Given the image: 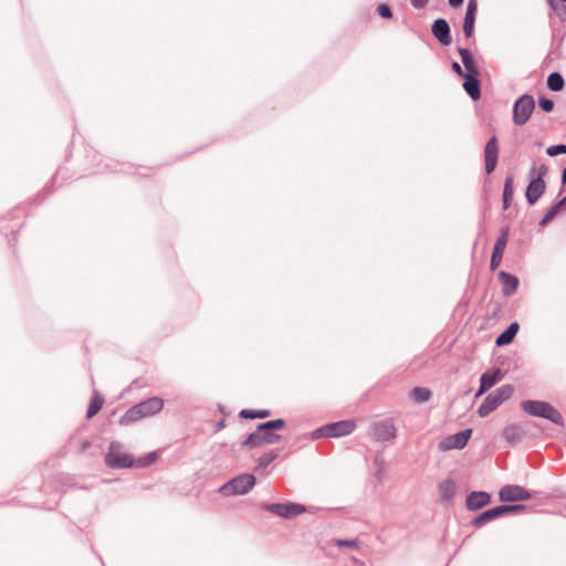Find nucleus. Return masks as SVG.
<instances>
[{"label": "nucleus", "mask_w": 566, "mask_h": 566, "mask_svg": "<svg viewBox=\"0 0 566 566\" xmlns=\"http://www.w3.org/2000/svg\"><path fill=\"white\" fill-rule=\"evenodd\" d=\"M157 459L158 453L156 451L135 459L130 453L123 450V446L119 442L113 441L108 446V451L105 455V463L112 469L146 468L155 463Z\"/></svg>", "instance_id": "f257e3e1"}, {"label": "nucleus", "mask_w": 566, "mask_h": 566, "mask_svg": "<svg viewBox=\"0 0 566 566\" xmlns=\"http://www.w3.org/2000/svg\"><path fill=\"white\" fill-rule=\"evenodd\" d=\"M282 419L272 420L262 423L258 427L256 431L252 432L242 443L243 448H259L265 444H273L280 441L281 436L273 433V430L282 429L284 427Z\"/></svg>", "instance_id": "f03ea898"}, {"label": "nucleus", "mask_w": 566, "mask_h": 566, "mask_svg": "<svg viewBox=\"0 0 566 566\" xmlns=\"http://www.w3.org/2000/svg\"><path fill=\"white\" fill-rule=\"evenodd\" d=\"M164 408V399L151 397L129 408L119 419L120 426H130L144 418L151 417L160 412Z\"/></svg>", "instance_id": "7ed1b4c3"}, {"label": "nucleus", "mask_w": 566, "mask_h": 566, "mask_svg": "<svg viewBox=\"0 0 566 566\" xmlns=\"http://www.w3.org/2000/svg\"><path fill=\"white\" fill-rule=\"evenodd\" d=\"M521 408L531 416L542 417L557 424H560L563 422V417L560 412L548 402L524 400L521 403Z\"/></svg>", "instance_id": "20e7f679"}, {"label": "nucleus", "mask_w": 566, "mask_h": 566, "mask_svg": "<svg viewBox=\"0 0 566 566\" xmlns=\"http://www.w3.org/2000/svg\"><path fill=\"white\" fill-rule=\"evenodd\" d=\"M514 392L512 385H503L495 391L489 394L478 409L480 417H486L494 411L502 402L509 400Z\"/></svg>", "instance_id": "39448f33"}, {"label": "nucleus", "mask_w": 566, "mask_h": 566, "mask_svg": "<svg viewBox=\"0 0 566 566\" xmlns=\"http://www.w3.org/2000/svg\"><path fill=\"white\" fill-rule=\"evenodd\" d=\"M535 108L534 97L524 94L514 104L513 107V122L517 126L524 125L531 117Z\"/></svg>", "instance_id": "423d86ee"}, {"label": "nucleus", "mask_w": 566, "mask_h": 566, "mask_svg": "<svg viewBox=\"0 0 566 566\" xmlns=\"http://www.w3.org/2000/svg\"><path fill=\"white\" fill-rule=\"evenodd\" d=\"M255 484V478L252 474L239 475L221 488L224 495H240L245 494Z\"/></svg>", "instance_id": "0eeeda50"}, {"label": "nucleus", "mask_w": 566, "mask_h": 566, "mask_svg": "<svg viewBox=\"0 0 566 566\" xmlns=\"http://www.w3.org/2000/svg\"><path fill=\"white\" fill-rule=\"evenodd\" d=\"M263 509L285 518L295 517L306 511L305 506L296 503L264 504Z\"/></svg>", "instance_id": "6e6552de"}, {"label": "nucleus", "mask_w": 566, "mask_h": 566, "mask_svg": "<svg viewBox=\"0 0 566 566\" xmlns=\"http://www.w3.org/2000/svg\"><path fill=\"white\" fill-rule=\"evenodd\" d=\"M471 434H472V429H467V430L460 431L455 434H451V436L444 438L439 443V449L441 451H450L453 449H463L467 446Z\"/></svg>", "instance_id": "1a4fd4ad"}, {"label": "nucleus", "mask_w": 566, "mask_h": 566, "mask_svg": "<svg viewBox=\"0 0 566 566\" xmlns=\"http://www.w3.org/2000/svg\"><path fill=\"white\" fill-rule=\"evenodd\" d=\"M523 505H501L488 511H484L481 515L473 520L475 526H481L483 523L502 516L506 513L516 512L522 510Z\"/></svg>", "instance_id": "9d476101"}, {"label": "nucleus", "mask_w": 566, "mask_h": 566, "mask_svg": "<svg viewBox=\"0 0 566 566\" xmlns=\"http://www.w3.org/2000/svg\"><path fill=\"white\" fill-rule=\"evenodd\" d=\"M502 502H516L531 499V493L520 485H505L499 492Z\"/></svg>", "instance_id": "9b49d317"}, {"label": "nucleus", "mask_w": 566, "mask_h": 566, "mask_svg": "<svg viewBox=\"0 0 566 566\" xmlns=\"http://www.w3.org/2000/svg\"><path fill=\"white\" fill-rule=\"evenodd\" d=\"M356 428V423L352 420H344L327 424L321 429L325 437H342L352 433Z\"/></svg>", "instance_id": "f8f14e48"}, {"label": "nucleus", "mask_w": 566, "mask_h": 566, "mask_svg": "<svg viewBox=\"0 0 566 566\" xmlns=\"http://www.w3.org/2000/svg\"><path fill=\"white\" fill-rule=\"evenodd\" d=\"M499 157V144L496 137H492L485 145L484 159H485V171L491 174L497 164Z\"/></svg>", "instance_id": "ddd939ff"}, {"label": "nucleus", "mask_w": 566, "mask_h": 566, "mask_svg": "<svg viewBox=\"0 0 566 566\" xmlns=\"http://www.w3.org/2000/svg\"><path fill=\"white\" fill-rule=\"evenodd\" d=\"M432 34L442 45H449L452 42L450 27L444 19H438L433 22Z\"/></svg>", "instance_id": "4468645a"}, {"label": "nucleus", "mask_w": 566, "mask_h": 566, "mask_svg": "<svg viewBox=\"0 0 566 566\" xmlns=\"http://www.w3.org/2000/svg\"><path fill=\"white\" fill-rule=\"evenodd\" d=\"M478 11L476 0H469L467 7V13L463 22V32L467 38H471L474 32L475 15Z\"/></svg>", "instance_id": "2eb2a0df"}, {"label": "nucleus", "mask_w": 566, "mask_h": 566, "mask_svg": "<svg viewBox=\"0 0 566 566\" xmlns=\"http://www.w3.org/2000/svg\"><path fill=\"white\" fill-rule=\"evenodd\" d=\"M374 436L378 440H391L396 437V428L389 421L378 422L374 424Z\"/></svg>", "instance_id": "dca6fc26"}, {"label": "nucleus", "mask_w": 566, "mask_h": 566, "mask_svg": "<svg viewBox=\"0 0 566 566\" xmlns=\"http://www.w3.org/2000/svg\"><path fill=\"white\" fill-rule=\"evenodd\" d=\"M525 428L522 424L517 423L509 424L502 431L503 438L506 440V442L511 444L520 442L525 436Z\"/></svg>", "instance_id": "f3484780"}, {"label": "nucleus", "mask_w": 566, "mask_h": 566, "mask_svg": "<svg viewBox=\"0 0 566 566\" xmlns=\"http://www.w3.org/2000/svg\"><path fill=\"white\" fill-rule=\"evenodd\" d=\"M502 378V374L500 369L493 371H486L481 376L480 379V388L476 392V396L483 395L488 389L494 386Z\"/></svg>", "instance_id": "a211bd4d"}, {"label": "nucleus", "mask_w": 566, "mask_h": 566, "mask_svg": "<svg viewBox=\"0 0 566 566\" xmlns=\"http://www.w3.org/2000/svg\"><path fill=\"white\" fill-rule=\"evenodd\" d=\"M544 190H545V182L542 179V177H537V178L533 179L526 189L527 201L531 205L535 203L536 200L542 196Z\"/></svg>", "instance_id": "6ab92c4d"}, {"label": "nucleus", "mask_w": 566, "mask_h": 566, "mask_svg": "<svg viewBox=\"0 0 566 566\" xmlns=\"http://www.w3.org/2000/svg\"><path fill=\"white\" fill-rule=\"evenodd\" d=\"M491 502V496L486 492H472L467 499L469 510L475 511Z\"/></svg>", "instance_id": "aec40b11"}, {"label": "nucleus", "mask_w": 566, "mask_h": 566, "mask_svg": "<svg viewBox=\"0 0 566 566\" xmlns=\"http://www.w3.org/2000/svg\"><path fill=\"white\" fill-rule=\"evenodd\" d=\"M499 279L502 284V291L505 295H511L516 291L518 285V280L516 276L501 271L499 273Z\"/></svg>", "instance_id": "412c9836"}, {"label": "nucleus", "mask_w": 566, "mask_h": 566, "mask_svg": "<svg viewBox=\"0 0 566 566\" xmlns=\"http://www.w3.org/2000/svg\"><path fill=\"white\" fill-rule=\"evenodd\" d=\"M478 74H465L463 87L465 92L475 101L480 98V82L476 78Z\"/></svg>", "instance_id": "4be33fe9"}, {"label": "nucleus", "mask_w": 566, "mask_h": 566, "mask_svg": "<svg viewBox=\"0 0 566 566\" xmlns=\"http://www.w3.org/2000/svg\"><path fill=\"white\" fill-rule=\"evenodd\" d=\"M517 331H518V324H517V323H512V324L506 328V331H504V332H503V333H502V334L496 338L495 344H496L497 346H504V345L510 344V343L514 339V337H515V335H516Z\"/></svg>", "instance_id": "5701e85b"}, {"label": "nucleus", "mask_w": 566, "mask_h": 566, "mask_svg": "<svg viewBox=\"0 0 566 566\" xmlns=\"http://www.w3.org/2000/svg\"><path fill=\"white\" fill-rule=\"evenodd\" d=\"M459 53L461 55L462 62L468 71V74H478V66L475 61L468 49L460 48Z\"/></svg>", "instance_id": "b1692460"}, {"label": "nucleus", "mask_w": 566, "mask_h": 566, "mask_svg": "<svg viewBox=\"0 0 566 566\" xmlns=\"http://www.w3.org/2000/svg\"><path fill=\"white\" fill-rule=\"evenodd\" d=\"M455 493V484L451 480H444L439 484V495L442 500L449 501Z\"/></svg>", "instance_id": "393cba45"}, {"label": "nucleus", "mask_w": 566, "mask_h": 566, "mask_svg": "<svg viewBox=\"0 0 566 566\" xmlns=\"http://www.w3.org/2000/svg\"><path fill=\"white\" fill-rule=\"evenodd\" d=\"M104 398L99 394H95L91 399L88 409H87V418H93L103 407Z\"/></svg>", "instance_id": "a878e982"}, {"label": "nucleus", "mask_w": 566, "mask_h": 566, "mask_svg": "<svg viewBox=\"0 0 566 566\" xmlns=\"http://www.w3.org/2000/svg\"><path fill=\"white\" fill-rule=\"evenodd\" d=\"M564 85H565L564 78L559 73L554 72L548 75L547 86L549 87V90L559 92L564 88Z\"/></svg>", "instance_id": "bb28decb"}, {"label": "nucleus", "mask_w": 566, "mask_h": 566, "mask_svg": "<svg viewBox=\"0 0 566 566\" xmlns=\"http://www.w3.org/2000/svg\"><path fill=\"white\" fill-rule=\"evenodd\" d=\"M507 240H509V229L505 228L502 230L501 235L496 240V243L493 249V254L503 256L506 244H507Z\"/></svg>", "instance_id": "cd10ccee"}, {"label": "nucleus", "mask_w": 566, "mask_h": 566, "mask_svg": "<svg viewBox=\"0 0 566 566\" xmlns=\"http://www.w3.org/2000/svg\"><path fill=\"white\" fill-rule=\"evenodd\" d=\"M411 398L416 402H426L431 398V391L428 388L415 387L410 392Z\"/></svg>", "instance_id": "c85d7f7f"}, {"label": "nucleus", "mask_w": 566, "mask_h": 566, "mask_svg": "<svg viewBox=\"0 0 566 566\" xmlns=\"http://www.w3.org/2000/svg\"><path fill=\"white\" fill-rule=\"evenodd\" d=\"M566 203V197L557 202L555 206H553L547 213L544 216V218L541 220L539 224L542 227L546 226L548 222H551L559 212V210L565 206Z\"/></svg>", "instance_id": "c756f323"}, {"label": "nucleus", "mask_w": 566, "mask_h": 566, "mask_svg": "<svg viewBox=\"0 0 566 566\" xmlns=\"http://www.w3.org/2000/svg\"><path fill=\"white\" fill-rule=\"evenodd\" d=\"M513 196V178L507 177L503 189V208L506 210Z\"/></svg>", "instance_id": "7c9ffc66"}, {"label": "nucleus", "mask_w": 566, "mask_h": 566, "mask_svg": "<svg viewBox=\"0 0 566 566\" xmlns=\"http://www.w3.org/2000/svg\"><path fill=\"white\" fill-rule=\"evenodd\" d=\"M270 416L269 410H260V411H253L250 409H243L240 411V417L245 419H255V418H266Z\"/></svg>", "instance_id": "2f4dec72"}, {"label": "nucleus", "mask_w": 566, "mask_h": 566, "mask_svg": "<svg viewBox=\"0 0 566 566\" xmlns=\"http://www.w3.org/2000/svg\"><path fill=\"white\" fill-rule=\"evenodd\" d=\"M551 7L555 11L556 15L560 21H566V4H557L555 0H548Z\"/></svg>", "instance_id": "473e14b6"}, {"label": "nucleus", "mask_w": 566, "mask_h": 566, "mask_svg": "<svg viewBox=\"0 0 566 566\" xmlns=\"http://www.w3.org/2000/svg\"><path fill=\"white\" fill-rule=\"evenodd\" d=\"M547 155L548 156H557V155H562V154H566V145H555V146H551L547 148L546 150Z\"/></svg>", "instance_id": "72a5a7b5"}, {"label": "nucleus", "mask_w": 566, "mask_h": 566, "mask_svg": "<svg viewBox=\"0 0 566 566\" xmlns=\"http://www.w3.org/2000/svg\"><path fill=\"white\" fill-rule=\"evenodd\" d=\"M335 544L338 547L358 548V542L356 539H336Z\"/></svg>", "instance_id": "f704fd0d"}, {"label": "nucleus", "mask_w": 566, "mask_h": 566, "mask_svg": "<svg viewBox=\"0 0 566 566\" xmlns=\"http://www.w3.org/2000/svg\"><path fill=\"white\" fill-rule=\"evenodd\" d=\"M378 14L384 19H390L392 17L390 8L386 3H381L377 8Z\"/></svg>", "instance_id": "c9c22d12"}, {"label": "nucleus", "mask_w": 566, "mask_h": 566, "mask_svg": "<svg viewBox=\"0 0 566 566\" xmlns=\"http://www.w3.org/2000/svg\"><path fill=\"white\" fill-rule=\"evenodd\" d=\"M554 102L552 99H548V98H539V107L546 112V113H549L554 109Z\"/></svg>", "instance_id": "e433bc0d"}, {"label": "nucleus", "mask_w": 566, "mask_h": 566, "mask_svg": "<svg viewBox=\"0 0 566 566\" xmlns=\"http://www.w3.org/2000/svg\"><path fill=\"white\" fill-rule=\"evenodd\" d=\"M276 455L277 454L274 453V452H270L268 454L262 455L260 458L259 465L265 468L266 465H269L276 458Z\"/></svg>", "instance_id": "4c0bfd02"}, {"label": "nucleus", "mask_w": 566, "mask_h": 566, "mask_svg": "<svg viewBox=\"0 0 566 566\" xmlns=\"http://www.w3.org/2000/svg\"><path fill=\"white\" fill-rule=\"evenodd\" d=\"M502 255L493 254L491 256L490 268L491 270H495L502 262Z\"/></svg>", "instance_id": "58836bf2"}, {"label": "nucleus", "mask_w": 566, "mask_h": 566, "mask_svg": "<svg viewBox=\"0 0 566 566\" xmlns=\"http://www.w3.org/2000/svg\"><path fill=\"white\" fill-rule=\"evenodd\" d=\"M428 0H411V3L417 9H422L427 6Z\"/></svg>", "instance_id": "ea45409f"}, {"label": "nucleus", "mask_w": 566, "mask_h": 566, "mask_svg": "<svg viewBox=\"0 0 566 566\" xmlns=\"http://www.w3.org/2000/svg\"><path fill=\"white\" fill-rule=\"evenodd\" d=\"M452 69L461 76L464 77L465 74H463L462 69L459 63L454 62L452 65Z\"/></svg>", "instance_id": "a19ab883"}, {"label": "nucleus", "mask_w": 566, "mask_h": 566, "mask_svg": "<svg viewBox=\"0 0 566 566\" xmlns=\"http://www.w3.org/2000/svg\"><path fill=\"white\" fill-rule=\"evenodd\" d=\"M449 4L453 8H458L463 3V0H448Z\"/></svg>", "instance_id": "79ce46f5"}, {"label": "nucleus", "mask_w": 566, "mask_h": 566, "mask_svg": "<svg viewBox=\"0 0 566 566\" xmlns=\"http://www.w3.org/2000/svg\"><path fill=\"white\" fill-rule=\"evenodd\" d=\"M563 182L566 184V168L563 171Z\"/></svg>", "instance_id": "37998d69"}, {"label": "nucleus", "mask_w": 566, "mask_h": 566, "mask_svg": "<svg viewBox=\"0 0 566 566\" xmlns=\"http://www.w3.org/2000/svg\"><path fill=\"white\" fill-rule=\"evenodd\" d=\"M88 446H90V442H84V443H83V446H82V448H83V449H85V448H87Z\"/></svg>", "instance_id": "c03bdc74"}, {"label": "nucleus", "mask_w": 566, "mask_h": 566, "mask_svg": "<svg viewBox=\"0 0 566 566\" xmlns=\"http://www.w3.org/2000/svg\"><path fill=\"white\" fill-rule=\"evenodd\" d=\"M223 427V421H221L219 424H218V428H222Z\"/></svg>", "instance_id": "a18cd8bd"}, {"label": "nucleus", "mask_w": 566, "mask_h": 566, "mask_svg": "<svg viewBox=\"0 0 566 566\" xmlns=\"http://www.w3.org/2000/svg\"><path fill=\"white\" fill-rule=\"evenodd\" d=\"M563 2H566V0H562Z\"/></svg>", "instance_id": "49530a36"}]
</instances>
